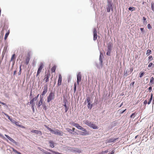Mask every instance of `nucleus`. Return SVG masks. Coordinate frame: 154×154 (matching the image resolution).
Here are the masks:
<instances>
[{"mask_svg": "<svg viewBox=\"0 0 154 154\" xmlns=\"http://www.w3.org/2000/svg\"><path fill=\"white\" fill-rule=\"evenodd\" d=\"M84 123L86 125L94 129H97L98 127L94 124L93 122H90L88 120H85L84 121Z\"/></svg>", "mask_w": 154, "mask_h": 154, "instance_id": "obj_1", "label": "nucleus"}, {"mask_svg": "<svg viewBox=\"0 0 154 154\" xmlns=\"http://www.w3.org/2000/svg\"><path fill=\"white\" fill-rule=\"evenodd\" d=\"M54 94L52 92H51L47 97V102H49L52 100H54Z\"/></svg>", "mask_w": 154, "mask_h": 154, "instance_id": "obj_2", "label": "nucleus"}, {"mask_svg": "<svg viewBox=\"0 0 154 154\" xmlns=\"http://www.w3.org/2000/svg\"><path fill=\"white\" fill-rule=\"evenodd\" d=\"M107 2L108 4L106 6V9L107 12H110L111 9L112 11L113 10L112 8V5L111 2L109 1H108Z\"/></svg>", "mask_w": 154, "mask_h": 154, "instance_id": "obj_3", "label": "nucleus"}, {"mask_svg": "<svg viewBox=\"0 0 154 154\" xmlns=\"http://www.w3.org/2000/svg\"><path fill=\"white\" fill-rule=\"evenodd\" d=\"M44 64L42 63H41L40 64L39 67L38 69L36 77H38L39 75L41 72L42 71L43 68Z\"/></svg>", "mask_w": 154, "mask_h": 154, "instance_id": "obj_4", "label": "nucleus"}, {"mask_svg": "<svg viewBox=\"0 0 154 154\" xmlns=\"http://www.w3.org/2000/svg\"><path fill=\"white\" fill-rule=\"evenodd\" d=\"M55 134H56L59 136H61L62 135V132L60 131L58 129H56L55 131L52 130V131H51Z\"/></svg>", "mask_w": 154, "mask_h": 154, "instance_id": "obj_5", "label": "nucleus"}, {"mask_svg": "<svg viewBox=\"0 0 154 154\" xmlns=\"http://www.w3.org/2000/svg\"><path fill=\"white\" fill-rule=\"evenodd\" d=\"M77 83L78 85H79V82L81 81L82 74L81 72L78 73L77 75Z\"/></svg>", "mask_w": 154, "mask_h": 154, "instance_id": "obj_6", "label": "nucleus"}, {"mask_svg": "<svg viewBox=\"0 0 154 154\" xmlns=\"http://www.w3.org/2000/svg\"><path fill=\"white\" fill-rule=\"evenodd\" d=\"M48 91V86L47 85H44V89L43 90V91H42L41 94L40 95V96L41 95L44 96V95Z\"/></svg>", "mask_w": 154, "mask_h": 154, "instance_id": "obj_7", "label": "nucleus"}, {"mask_svg": "<svg viewBox=\"0 0 154 154\" xmlns=\"http://www.w3.org/2000/svg\"><path fill=\"white\" fill-rule=\"evenodd\" d=\"M72 125L75 127L76 128H77L78 129H80L82 130H84V128H83L82 126H80L79 125L78 123H72Z\"/></svg>", "mask_w": 154, "mask_h": 154, "instance_id": "obj_8", "label": "nucleus"}, {"mask_svg": "<svg viewBox=\"0 0 154 154\" xmlns=\"http://www.w3.org/2000/svg\"><path fill=\"white\" fill-rule=\"evenodd\" d=\"M93 40L94 41L96 40L97 38V31L96 30V29L95 28H94V29L93 30Z\"/></svg>", "mask_w": 154, "mask_h": 154, "instance_id": "obj_9", "label": "nucleus"}, {"mask_svg": "<svg viewBox=\"0 0 154 154\" xmlns=\"http://www.w3.org/2000/svg\"><path fill=\"white\" fill-rule=\"evenodd\" d=\"M82 131L83 132H81L80 134L82 135H86L89 134L88 132L86 130V129L84 128V130H82Z\"/></svg>", "mask_w": 154, "mask_h": 154, "instance_id": "obj_10", "label": "nucleus"}, {"mask_svg": "<svg viewBox=\"0 0 154 154\" xmlns=\"http://www.w3.org/2000/svg\"><path fill=\"white\" fill-rule=\"evenodd\" d=\"M118 138H112L109 139V140H107L106 143H111L114 142L116 140H118Z\"/></svg>", "mask_w": 154, "mask_h": 154, "instance_id": "obj_11", "label": "nucleus"}, {"mask_svg": "<svg viewBox=\"0 0 154 154\" xmlns=\"http://www.w3.org/2000/svg\"><path fill=\"white\" fill-rule=\"evenodd\" d=\"M50 75V73H48L47 74H46L45 77V78L43 80L45 81L46 82H48L49 81V78Z\"/></svg>", "mask_w": 154, "mask_h": 154, "instance_id": "obj_12", "label": "nucleus"}, {"mask_svg": "<svg viewBox=\"0 0 154 154\" xmlns=\"http://www.w3.org/2000/svg\"><path fill=\"white\" fill-rule=\"evenodd\" d=\"M59 79L58 81L57 85L58 86H59L61 85V82L62 77L61 74L59 75Z\"/></svg>", "mask_w": 154, "mask_h": 154, "instance_id": "obj_13", "label": "nucleus"}, {"mask_svg": "<svg viewBox=\"0 0 154 154\" xmlns=\"http://www.w3.org/2000/svg\"><path fill=\"white\" fill-rule=\"evenodd\" d=\"M31 132L32 133H35L36 134H39L40 135H42V132L40 131H38L36 130H32L31 131Z\"/></svg>", "mask_w": 154, "mask_h": 154, "instance_id": "obj_14", "label": "nucleus"}, {"mask_svg": "<svg viewBox=\"0 0 154 154\" xmlns=\"http://www.w3.org/2000/svg\"><path fill=\"white\" fill-rule=\"evenodd\" d=\"M5 136L11 141L13 143H15V144L16 143V142L14 139H12L8 135H7L6 134H5Z\"/></svg>", "mask_w": 154, "mask_h": 154, "instance_id": "obj_15", "label": "nucleus"}, {"mask_svg": "<svg viewBox=\"0 0 154 154\" xmlns=\"http://www.w3.org/2000/svg\"><path fill=\"white\" fill-rule=\"evenodd\" d=\"M43 99L42 98H40L38 104V107H39L42 104L43 102Z\"/></svg>", "mask_w": 154, "mask_h": 154, "instance_id": "obj_16", "label": "nucleus"}, {"mask_svg": "<svg viewBox=\"0 0 154 154\" xmlns=\"http://www.w3.org/2000/svg\"><path fill=\"white\" fill-rule=\"evenodd\" d=\"M15 124L16 125L18 126L19 127H20L22 128H25V127L24 126H23V125H20L19 124V122H15Z\"/></svg>", "mask_w": 154, "mask_h": 154, "instance_id": "obj_17", "label": "nucleus"}, {"mask_svg": "<svg viewBox=\"0 0 154 154\" xmlns=\"http://www.w3.org/2000/svg\"><path fill=\"white\" fill-rule=\"evenodd\" d=\"M49 143L50 144V146L52 148H54V143L52 141H49Z\"/></svg>", "mask_w": 154, "mask_h": 154, "instance_id": "obj_18", "label": "nucleus"}, {"mask_svg": "<svg viewBox=\"0 0 154 154\" xmlns=\"http://www.w3.org/2000/svg\"><path fill=\"white\" fill-rule=\"evenodd\" d=\"M154 83V79L153 77L151 78L150 82V85H152Z\"/></svg>", "mask_w": 154, "mask_h": 154, "instance_id": "obj_19", "label": "nucleus"}, {"mask_svg": "<svg viewBox=\"0 0 154 154\" xmlns=\"http://www.w3.org/2000/svg\"><path fill=\"white\" fill-rule=\"evenodd\" d=\"M15 54H13L11 58V60L10 61H12L13 63H14V60L15 59Z\"/></svg>", "mask_w": 154, "mask_h": 154, "instance_id": "obj_20", "label": "nucleus"}, {"mask_svg": "<svg viewBox=\"0 0 154 154\" xmlns=\"http://www.w3.org/2000/svg\"><path fill=\"white\" fill-rule=\"evenodd\" d=\"M35 101V100L34 99V98H33L31 100H30L29 103L30 104H31V106L35 105V103L34 102Z\"/></svg>", "mask_w": 154, "mask_h": 154, "instance_id": "obj_21", "label": "nucleus"}, {"mask_svg": "<svg viewBox=\"0 0 154 154\" xmlns=\"http://www.w3.org/2000/svg\"><path fill=\"white\" fill-rule=\"evenodd\" d=\"M63 105L65 107V112H67V111H68V110L69 108H68V107L66 106V102H64V105Z\"/></svg>", "mask_w": 154, "mask_h": 154, "instance_id": "obj_22", "label": "nucleus"}, {"mask_svg": "<svg viewBox=\"0 0 154 154\" xmlns=\"http://www.w3.org/2000/svg\"><path fill=\"white\" fill-rule=\"evenodd\" d=\"M56 69V66H54L51 69V70L52 72H55Z\"/></svg>", "mask_w": 154, "mask_h": 154, "instance_id": "obj_23", "label": "nucleus"}, {"mask_svg": "<svg viewBox=\"0 0 154 154\" xmlns=\"http://www.w3.org/2000/svg\"><path fill=\"white\" fill-rule=\"evenodd\" d=\"M86 102L88 103H91V99L89 97H87L86 100L85 101V103Z\"/></svg>", "mask_w": 154, "mask_h": 154, "instance_id": "obj_24", "label": "nucleus"}, {"mask_svg": "<svg viewBox=\"0 0 154 154\" xmlns=\"http://www.w3.org/2000/svg\"><path fill=\"white\" fill-rule=\"evenodd\" d=\"M30 58L29 57H27L26 59V65H27L29 62Z\"/></svg>", "mask_w": 154, "mask_h": 154, "instance_id": "obj_25", "label": "nucleus"}, {"mask_svg": "<svg viewBox=\"0 0 154 154\" xmlns=\"http://www.w3.org/2000/svg\"><path fill=\"white\" fill-rule=\"evenodd\" d=\"M128 9L131 11H134L136 10V8L134 7H130L128 8Z\"/></svg>", "mask_w": 154, "mask_h": 154, "instance_id": "obj_26", "label": "nucleus"}, {"mask_svg": "<svg viewBox=\"0 0 154 154\" xmlns=\"http://www.w3.org/2000/svg\"><path fill=\"white\" fill-rule=\"evenodd\" d=\"M9 34V32L8 31L5 34L4 39L5 40L7 38Z\"/></svg>", "mask_w": 154, "mask_h": 154, "instance_id": "obj_27", "label": "nucleus"}, {"mask_svg": "<svg viewBox=\"0 0 154 154\" xmlns=\"http://www.w3.org/2000/svg\"><path fill=\"white\" fill-rule=\"evenodd\" d=\"M74 151L79 153H80L81 152V151L80 149L76 148L74 150Z\"/></svg>", "mask_w": 154, "mask_h": 154, "instance_id": "obj_28", "label": "nucleus"}, {"mask_svg": "<svg viewBox=\"0 0 154 154\" xmlns=\"http://www.w3.org/2000/svg\"><path fill=\"white\" fill-rule=\"evenodd\" d=\"M112 45L111 44L109 43L107 46L108 50H111V49Z\"/></svg>", "mask_w": 154, "mask_h": 154, "instance_id": "obj_29", "label": "nucleus"}, {"mask_svg": "<svg viewBox=\"0 0 154 154\" xmlns=\"http://www.w3.org/2000/svg\"><path fill=\"white\" fill-rule=\"evenodd\" d=\"M129 72V71L127 70H125L124 72V76L126 77L128 75V73Z\"/></svg>", "mask_w": 154, "mask_h": 154, "instance_id": "obj_30", "label": "nucleus"}, {"mask_svg": "<svg viewBox=\"0 0 154 154\" xmlns=\"http://www.w3.org/2000/svg\"><path fill=\"white\" fill-rule=\"evenodd\" d=\"M136 114V112H134L132 114V115L130 116V118H134L135 116V115Z\"/></svg>", "mask_w": 154, "mask_h": 154, "instance_id": "obj_31", "label": "nucleus"}, {"mask_svg": "<svg viewBox=\"0 0 154 154\" xmlns=\"http://www.w3.org/2000/svg\"><path fill=\"white\" fill-rule=\"evenodd\" d=\"M92 105L91 104V103H88V107L89 109H91V108H92Z\"/></svg>", "mask_w": 154, "mask_h": 154, "instance_id": "obj_32", "label": "nucleus"}, {"mask_svg": "<svg viewBox=\"0 0 154 154\" xmlns=\"http://www.w3.org/2000/svg\"><path fill=\"white\" fill-rule=\"evenodd\" d=\"M145 73L143 72H141L140 73V78L142 77L143 75Z\"/></svg>", "mask_w": 154, "mask_h": 154, "instance_id": "obj_33", "label": "nucleus"}, {"mask_svg": "<svg viewBox=\"0 0 154 154\" xmlns=\"http://www.w3.org/2000/svg\"><path fill=\"white\" fill-rule=\"evenodd\" d=\"M151 53V51L150 49H148L147 51L146 54L149 55Z\"/></svg>", "mask_w": 154, "mask_h": 154, "instance_id": "obj_34", "label": "nucleus"}, {"mask_svg": "<svg viewBox=\"0 0 154 154\" xmlns=\"http://www.w3.org/2000/svg\"><path fill=\"white\" fill-rule=\"evenodd\" d=\"M44 126L50 131H52V130L49 127L47 126L46 125H45Z\"/></svg>", "mask_w": 154, "mask_h": 154, "instance_id": "obj_35", "label": "nucleus"}, {"mask_svg": "<svg viewBox=\"0 0 154 154\" xmlns=\"http://www.w3.org/2000/svg\"><path fill=\"white\" fill-rule=\"evenodd\" d=\"M152 94L151 95V97H150V98L149 99V102L148 103V104H149L151 103V101L152 100Z\"/></svg>", "mask_w": 154, "mask_h": 154, "instance_id": "obj_36", "label": "nucleus"}, {"mask_svg": "<svg viewBox=\"0 0 154 154\" xmlns=\"http://www.w3.org/2000/svg\"><path fill=\"white\" fill-rule=\"evenodd\" d=\"M66 130L69 132L70 133H72V129L69 128H66Z\"/></svg>", "mask_w": 154, "mask_h": 154, "instance_id": "obj_37", "label": "nucleus"}, {"mask_svg": "<svg viewBox=\"0 0 154 154\" xmlns=\"http://www.w3.org/2000/svg\"><path fill=\"white\" fill-rule=\"evenodd\" d=\"M74 92H75L76 91V84L75 83H74Z\"/></svg>", "mask_w": 154, "mask_h": 154, "instance_id": "obj_38", "label": "nucleus"}, {"mask_svg": "<svg viewBox=\"0 0 154 154\" xmlns=\"http://www.w3.org/2000/svg\"><path fill=\"white\" fill-rule=\"evenodd\" d=\"M38 148L42 152H43L44 153L45 150L44 149H42V148L40 147H38Z\"/></svg>", "mask_w": 154, "mask_h": 154, "instance_id": "obj_39", "label": "nucleus"}, {"mask_svg": "<svg viewBox=\"0 0 154 154\" xmlns=\"http://www.w3.org/2000/svg\"><path fill=\"white\" fill-rule=\"evenodd\" d=\"M151 8L152 10L153 11H154V3H151Z\"/></svg>", "mask_w": 154, "mask_h": 154, "instance_id": "obj_40", "label": "nucleus"}, {"mask_svg": "<svg viewBox=\"0 0 154 154\" xmlns=\"http://www.w3.org/2000/svg\"><path fill=\"white\" fill-rule=\"evenodd\" d=\"M111 52V50H108L107 51V52L106 53V55L108 56H109L110 55Z\"/></svg>", "mask_w": 154, "mask_h": 154, "instance_id": "obj_41", "label": "nucleus"}, {"mask_svg": "<svg viewBox=\"0 0 154 154\" xmlns=\"http://www.w3.org/2000/svg\"><path fill=\"white\" fill-rule=\"evenodd\" d=\"M148 58H149V61L152 60L153 59L152 57V56H151V55L149 56V57Z\"/></svg>", "mask_w": 154, "mask_h": 154, "instance_id": "obj_42", "label": "nucleus"}, {"mask_svg": "<svg viewBox=\"0 0 154 154\" xmlns=\"http://www.w3.org/2000/svg\"><path fill=\"white\" fill-rule=\"evenodd\" d=\"M147 27L148 29H151L152 28V27L150 24H148L147 25Z\"/></svg>", "mask_w": 154, "mask_h": 154, "instance_id": "obj_43", "label": "nucleus"}, {"mask_svg": "<svg viewBox=\"0 0 154 154\" xmlns=\"http://www.w3.org/2000/svg\"><path fill=\"white\" fill-rule=\"evenodd\" d=\"M44 153L46 154H53L51 153L50 152H48V151H45V152H44Z\"/></svg>", "mask_w": 154, "mask_h": 154, "instance_id": "obj_44", "label": "nucleus"}, {"mask_svg": "<svg viewBox=\"0 0 154 154\" xmlns=\"http://www.w3.org/2000/svg\"><path fill=\"white\" fill-rule=\"evenodd\" d=\"M43 109H44L45 110H46L47 109V107H46V105H43Z\"/></svg>", "mask_w": 154, "mask_h": 154, "instance_id": "obj_45", "label": "nucleus"}, {"mask_svg": "<svg viewBox=\"0 0 154 154\" xmlns=\"http://www.w3.org/2000/svg\"><path fill=\"white\" fill-rule=\"evenodd\" d=\"M39 95V94H38L37 96L35 97V98H33L35 100H37V99Z\"/></svg>", "mask_w": 154, "mask_h": 154, "instance_id": "obj_46", "label": "nucleus"}, {"mask_svg": "<svg viewBox=\"0 0 154 154\" xmlns=\"http://www.w3.org/2000/svg\"><path fill=\"white\" fill-rule=\"evenodd\" d=\"M33 110V111H34L35 110V105H32L31 106Z\"/></svg>", "mask_w": 154, "mask_h": 154, "instance_id": "obj_47", "label": "nucleus"}, {"mask_svg": "<svg viewBox=\"0 0 154 154\" xmlns=\"http://www.w3.org/2000/svg\"><path fill=\"white\" fill-rule=\"evenodd\" d=\"M133 68H130V73H131L132 71H133Z\"/></svg>", "mask_w": 154, "mask_h": 154, "instance_id": "obj_48", "label": "nucleus"}, {"mask_svg": "<svg viewBox=\"0 0 154 154\" xmlns=\"http://www.w3.org/2000/svg\"><path fill=\"white\" fill-rule=\"evenodd\" d=\"M149 92H151V91H152V87H150L148 88Z\"/></svg>", "mask_w": 154, "mask_h": 154, "instance_id": "obj_49", "label": "nucleus"}, {"mask_svg": "<svg viewBox=\"0 0 154 154\" xmlns=\"http://www.w3.org/2000/svg\"><path fill=\"white\" fill-rule=\"evenodd\" d=\"M0 137H1L3 139H4L5 138V137L3 136V135L1 134L0 133Z\"/></svg>", "mask_w": 154, "mask_h": 154, "instance_id": "obj_50", "label": "nucleus"}, {"mask_svg": "<svg viewBox=\"0 0 154 154\" xmlns=\"http://www.w3.org/2000/svg\"><path fill=\"white\" fill-rule=\"evenodd\" d=\"M140 30L141 31V32H143L144 31V28H140Z\"/></svg>", "mask_w": 154, "mask_h": 154, "instance_id": "obj_51", "label": "nucleus"}, {"mask_svg": "<svg viewBox=\"0 0 154 154\" xmlns=\"http://www.w3.org/2000/svg\"><path fill=\"white\" fill-rule=\"evenodd\" d=\"M153 65V64L152 63H149V64L148 67H150L152 66Z\"/></svg>", "mask_w": 154, "mask_h": 154, "instance_id": "obj_52", "label": "nucleus"}, {"mask_svg": "<svg viewBox=\"0 0 154 154\" xmlns=\"http://www.w3.org/2000/svg\"><path fill=\"white\" fill-rule=\"evenodd\" d=\"M147 102L146 100H145L143 102L144 104L145 105H146L147 104Z\"/></svg>", "mask_w": 154, "mask_h": 154, "instance_id": "obj_53", "label": "nucleus"}, {"mask_svg": "<svg viewBox=\"0 0 154 154\" xmlns=\"http://www.w3.org/2000/svg\"><path fill=\"white\" fill-rule=\"evenodd\" d=\"M134 82H132L131 84V85H133V86H134Z\"/></svg>", "mask_w": 154, "mask_h": 154, "instance_id": "obj_54", "label": "nucleus"}, {"mask_svg": "<svg viewBox=\"0 0 154 154\" xmlns=\"http://www.w3.org/2000/svg\"><path fill=\"white\" fill-rule=\"evenodd\" d=\"M1 104H2V105H6L5 103H4L3 102H2Z\"/></svg>", "mask_w": 154, "mask_h": 154, "instance_id": "obj_55", "label": "nucleus"}, {"mask_svg": "<svg viewBox=\"0 0 154 154\" xmlns=\"http://www.w3.org/2000/svg\"><path fill=\"white\" fill-rule=\"evenodd\" d=\"M75 128H72V132H74V130H75Z\"/></svg>", "mask_w": 154, "mask_h": 154, "instance_id": "obj_56", "label": "nucleus"}, {"mask_svg": "<svg viewBox=\"0 0 154 154\" xmlns=\"http://www.w3.org/2000/svg\"><path fill=\"white\" fill-rule=\"evenodd\" d=\"M143 20L144 21H145L146 20V18L145 17H143Z\"/></svg>", "mask_w": 154, "mask_h": 154, "instance_id": "obj_57", "label": "nucleus"}, {"mask_svg": "<svg viewBox=\"0 0 154 154\" xmlns=\"http://www.w3.org/2000/svg\"><path fill=\"white\" fill-rule=\"evenodd\" d=\"M108 152V150H107L104 152V153H107Z\"/></svg>", "mask_w": 154, "mask_h": 154, "instance_id": "obj_58", "label": "nucleus"}, {"mask_svg": "<svg viewBox=\"0 0 154 154\" xmlns=\"http://www.w3.org/2000/svg\"><path fill=\"white\" fill-rule=\"evenodd\" d=\"M126 109H125V110H124L121 113H123L124 112H125L126 110Z\"/></svg>", "mask_w": 154, "mask_h": 154, "instance_id": "obj_59", "label": "nucleus"}, {"mask_svg": "<svg viewBox=\"0 0 154 154\" xmlns=\"http://www.w3.org/2000/svg\"><path fill=\"white\" fill-rule=\"evenodd\" d=\"M12 122H13L14 123V124H15V122H16V121H14H14Z\"/></svg>", "mask_w": 154, "mask_h": 154, "instance_id": "obj_60", "label": "nucleus"}, {"mask_svg": "<svg viewBox=\"0 0 154 154\" xmlns=\"http://www.w3.org/2000/svg\"><path fill=\"white\" fill-rule=\"evenodd\" d=\"M5 115H7V116L8 117V119H9L10 120H11V119H10V118H9V116H8L7 115H6V114H5Z\"/></svg>", "mask_w": 154, "mask_h": 154, "instance_id": "obj_61", "label": "nucleus"}, {"mask_svg": "<svg viewBox=\"0 0 154 154\" xmlns=\"http://www.w3.org/2000/svg\"><path fill=\"white\" fill-rule=\"evenodd\" d=\"M114 152L113 151H112L110 154H114Z\"/></svg>", "mask_w": 154, "mask_h": 154, "instance_id": "obj_62", "label": "nucleus"}, {"mask_svg": "<svg viewBox=\"0 0 154 154\" xmlns=\"http://www.w3.org/2000/svg\"><path fill=\"white\" fill-rule=\"evenodd\" d=\"M123 103H122L121 104L120 106V107H121V106L123 105Z\"/></svg>", "mask_w": 154, "mask_h": 154, "instance_id": "obj_63", "label": "nucleus"}, {"mask_svg": "<svg viewBox=\"0 0 154 154\" xmlns=\"http://www.w3.org/2000/svg\"><path fill=\"white\" fill-rule=\"evenodd\" d=\"M32 95V92L31 91V93H30V96H31Z\"/></svg>", "mask_w": 154, "mask_h": 154, "instance_id": "obj_64", "label": "nucleus"}]
</instances>
